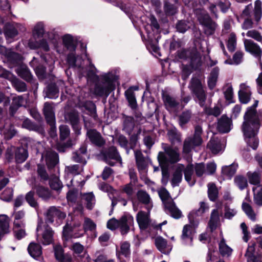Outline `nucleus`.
Wrapping results in <instances>:
<instances>
[{
  "mask_svg": "<svg viewBox=\"0 0 262 262\" xmlns=\"http://www.w3.org/2000/svg\"><path fill=\"white\" fill-rule=\"evenodd\" d=\"M236 171V167L233 165L223 166L222 168V172L223 174L228 177H232Z\"/></svg>",
  "mask_w": 262,
  "mask_h": 262,
  "instance_id": "bf43d9fd",
  "label": "nucleus"
},
{
  "mask_svg": "<svg viewBox=\"0 0 262 262\" xmlns=\"http://www.w3.org/2000/svg\"><path fill=\"white\" fill-rule=\"evenodd\" d=\"M161 96L165 108L168 112L170 113L178 112L180 102L176 98L163 91L162 92Z\"/></svg>",
  "mask_w": 262,
  "mask_h": 262,
  "instance_id": "39448f33",
  "label": "nucleus"
},
{
  "mask_svg": "<svg viewBox=\"0 0 262 262\" xmlns=\"http://www.w3.org/2000/svg\"><path fill=\"white\" fill-rule=\"evenodd\" d=\"M193 172L194 165L191 163L188 164L184 170L185 180L190 186L194 185L195 183V180H192V176Z\"/></svg>",
  "mask_w": 262,
  "mask_h": 262,
  "instance_id": "2f4dec72",
  "label": "nucleus"
},
{
  "mask_svg": "<svg viewBox=\"0 0 262 262\" xmlns=\"http://www.w3.org/2000/svg\"><path fill=\"white\" fill-rule=\"evenodd\" d=\"M166 207L173 218L179 219L182 217V213L181 211L176 206L175 203L173 201L168 202Z\"/></svg>",
  "mask_w": 262,
  "mask_h": 262,
  "instance_id": "72a5a7b5",
  "label": "nucleus"
},
{
  "mask_svg": "<svg viewBox=\"0 0 262 262\" xmlns=\"http://www.w3.org/2000/svg\"><path fill=\"white\" fill-rule=\"evenodd\" d=\"M46 96L50 99H56L59 96V90L55 82H50L46 87Z\"/></svg>",
  "mask_w": 262,
  "mask_h": 262,
  "instance_id": "bb28decb",
  "label": "nucleus"
},
{
  "mask_svg": "<svg viewBox=\"0 0 262 262\" xmlns=\"http://www.w3.org/2000/svg\"><path fill=\"white\" fill-rule=\"evenodd\" d=\"M18 75L28 82L33 83V75L28 68H21L18 72Z\"/></svg>",
  "mask_w": 262,
  "mask_h": 262,
  "instance_id": "a19ab883",
  "label": "nucleus"
},
{
  "mask_svg": "<svg viewBox=\"0 0 262 262\" xmlns=\"http://www.w3.org/2000/svg\"><path fill=\"white\" fill-rule=\"evenodd\" d=\"M194 170L198 177H202L206 171L205 163L204 162L195 163L194 165Z\"/></svg>",
  "mask_w": 262,
  "mask_h": 262,
  "instance_id": "13d9d810",
  "label": "nucleus"
},
{
  "mask_svg": "<svg viewBox=\"0 0 262 262\" xmlns=\"http://www.w3.org/2000/svg\"><path fill=\"white\" fill-rule=\"evenodd\" d=\"M62 44L63 47L67 50L70 52H75L77 46V42L74 39L72 35L71 34H66L62 37Z\"/></svg>",
  "mask_w": 262,
  "mask_h": 262,
  "instance_id": "4be33fe9",
  "label": "nucleus"
},
{
  "mask_svg": "<svg viewBox=\"0 0 262 262\" xmlns=\"http://www.w3.org/2000/svg\"><path fill=\"white\" fill-rule=\"evenodd\" d=\"M232 121L226 115H223L218 120L217 129L218 131L222 134L229 133L231 128Z\"/></svg>",
  "mask_w": 262,
  "mask_h": 262,
  "instance_id": "9d476101",
  "label": "nucleus"
},
{
  "mask_svg": "<svg viewBox=\"0 0 262 262\" xmlns=\"http://www.w3.org/2000/svg\"><path fill=\"white\" fill-rule=\"evenodd\" d=\"M22 126L23 128L29 130H33L37 132H39L42 129V127L40 125L32 122L28 118H26L23 121Z\"/></svg>",
  "mask_w": 262,
  "mask_h": 262,
  "instance_id": "c9c22d12",
  "label": "nucleus"
},
{
  "mask_svg": "<svg viewBox=\"0 0 262 262\" xmlns=\"http://www.w3.org/2000/svg\"><path fill=\"white\" fill-rule=\"evenodd\" d=\"M189 28V27L185 20H178L176 24L177 31L180 33H184Z\"/></svg>",
  "mask_w": 262,
  "mask_h": 262,
  "instance_id": "0e129e2a",
  "label": "nucleus"
},
{
  "mask_svg": "<svg viewBox=\"0 0 262 262\" xmlns=\"http://www.w3.org/2000/svg\"><path fill=\"white\" fill-rule=\"evenodd\" d=\"M43 113L47 124L56 123L55 113L52 106L49 103L44 104Z\"/></svg>",
  "mask_w": 262,
  "mask_h": 262,
  "instance_id": "dca6fc26",
  "label": "nucleus"
},
{
  "mask_svg": "<svg viewBox=\"0 0 262 262\" xmlns=\"http://www.w3.org/2000/svg\"><path fill=\"white\" fill-rule=\"evenodd\" d=\"M9 217L7 215H0V241L4 235L9 232Z\"/></svg>",
  "mask_w": 262,
  "mask_h": 262,
  "instance_id": "393cba45",
  "label": "nucleus"
},
{
  "mask_svg": "<svg viewBox=\"0 0 262 262\" xmlns=\"http://www.w3.org/2000/svg\"><path fill=\"white\" fill-rule=\"evenodd\" d=\"M192 116V112L190 110H185L180 114L179 117V123L180 126H183L188 123Z\"/></svg>",
  "mask_w": 262,
  "mask_h": 262,
  "instance_id": "37998d69",
  "label": "nucleus"
},
{
  "mask_svg": "<svg viewBox=\"0 0 262 262\" xmlns=\"http://www.w3.org/2000/svg\"><path fill=\"white\" fill-rule=\"evenodd\" d=\"M35 74L40 80H43L48 78H51L53 75L52 74V71L50 72H47L46 67L42 64H39L34 69Z\"/></svg>",
  "mask_w": 262,
  "mask_h": 262,
  "instance_id": "5701e85b",
  "label": "nucleus"
},
{
  "mask_svg": "<svg viewBox=\"0 0 262 262\" xmlns=\"http://www.w3.org/2000/svg\"><path fill=\"white\" fill-rule=\"evenodd\" d=\"M207 207L205 202H200V207L199 209L191 211L188 215V218L189 221V223L192 224L194 226H198L199 225V221L198 217L202 214H203Z\"/></svg>",
  "mask_w": 262,
  "mask_h": 262,
  "instance_id": "f8f14e48",
  "label": "nucleus"
},
{
  "mask_svg": "<svg viewBox=\"0 0 262 262\" xmlns=\"http://www.w3.org/2000/svg\"><path fill=\"white\" fill-rule=\"evenodd\" d=\"M164 151H159L157 160L162 170V177L165 178L166 183H168L169 177V166L180 161L181 158L177 148H173L171 146L162 144Z\"/></svg>",
  "mask_w": 262,
  "mask_h": 262,
  "instance_id": "f03ea898",
  "label": "nucleus"
},
{
  "mask_svg": "<svg viewBox=\"0 0 262 262\" xmlns=\"http://www.w3.org/2000/svg\"><path fill=\"white\" fill-rule=\"evenodd\" d=\"M32 189L35 193L43 200H48L51 197V193L49 189L40 184H34Z\"/></svg>",
  "mask_w": 262,
  "mask_h": 262,
  "instance_id": "4468645a",
  "label": "nucleus"
},
{
  "mask_svg": "<svg viewBox=\"0 0 262 262\" xmlns=\"http://www.w3.org/2000/svg\"><path fill=\"white\" fill-rule=\"evenodd\" d=\"M136 220L141 230L147 229L150 224V219L148 214L144 211H140L138 212Z\"/></svg>",
  "mask_w": 262,
  "mask_h": 262,
  "instance_id": "6ab92c4d",
  "label": "nucleus"
},
{
  "mask_svg": "<svg viewBox=\"0 0 262 262\" xmlns=\"http://www.w3.org/2000/svg\"><path fill=\"white\" fill-rule=\"evenodd\" d=\"M155 245L158 250L164 254H168L170 251L166 249L167 241L162 236H158L155 239Z\"/></svg>",
  "mask_w": 262,
  "mask_h": 262,
  "instance_id": "c756f323",
  "label": "nucleus"
},
{
  "mask_svg": "<svg viewBox=\"0 0 262 262\" xmlns=\"http://www.w3.org/2000/svg\"><path fill=\"white\" fill-rule=\"evenodd\" d=\"M236 45V37L234 33H231L227 41V47L228 51L233 52L235 50Z\"/></svg>",
  "mask_w": 262,
  "mask_h": 262,
  "instance_id": "864d4df0",
  "label": "nucleus"
},
{
  "mask_svg": "<svg viewBox=\"0 0 262 262\" xmlns=\"http://www.w3.org/2000/svg\"><path fill=\"white\" fill-rule=\"evenodd\" d=\"M136 165L138 170H144L146 168V165L144 157L142 153L140 150H137L135 152Z\"/></svg>",
  "mask_w": 262,
  "mask_h": 262,
  "instance_id": "f704fd0d",
  "label": "nucleus"
},
{
  "mask_svg": "<svg viewBox=\"0 0 262 262\" xmlns=\"http://www.w3.org/2000/svg\"><path fill=\"white\" fill-rule=\"evenodd\" d=\"M168 134L169 140L172 145H174L176 143H179L181 142V140L180 135L175 130H170L168 132Z\"/></svg>",
  "mask_w": 262,
  "mask_h": 262,
  "instance_id": "680f3d73",
  "label": "nucleus"
},
{
  "mask_svg": "<svg viewBox=\"0 0 262 262\" xmlns=\"http://www.w3.org/2000/svg\"><path fill=\"white\" fill-rule=\"evenodd\" d=\"M209 148L214 154L219 153L221 150V144L220 142L214 139H211L207 145Z\"/></svg>",
  "mask_w": 262,
  "mask_h": 262,
  "instance_id": "49530a36",
  "label": "nucleus"
},
{
  "mask_svg": "<svg viewBox=\"0 0 262 262\" xmlns=\"http://www.w3.org/2000/svg\"><path fill=\"white\" fill-rule=\"evenodd\" d=\"M141 133V129L139 128L138 130L137 133L133 134V135H131L129 137V140L128 141V143L129 144L130 148L132 149H134L137 143L138 142V141L139 138V136Z\"/></svg>",
  "mask_w": 262,
  "mask_h": 262,
  "instance_id": "4d7b16f0",
  "label": "nucleus"
},
{
  "mask_svg": "<svg viewBox=\"0 0 262 262\" xmlns=\"http://www.w3.org/2000/svg\"><path fill=\"white\" fill-rule=\"evenodd\" d=\"M219 251L223 256H229L231 254L232 249L226 244L225 240L223 238L219 243Z\"/></svg>",
  "mask_w": 262,
  "mask_h": 262,
  "instance_id": "de8ad7c7",
  "label": "nucleus"
},
{
  "mask_svg": "<svg viewBox=\"0 0 262 262\" xmlns=\"http://www.w3.org/2000/svg\"><path fill=\"white\" fill-rule=\"evenodd\" d=\"M86 136L93 145L101 147L105 144V141L101 134L96 129H88Z\"/></svg>",
  "mask_w": 262,
  "mask_h": 262,
  "instance_id": "0eeeda50",
  "label": "nucleus"
},
{
  "mask_svg": "<svg viewBox=\"0 0 262 262\" xmlns=\"http://www.w3.org/2000/svg\"><path fill=\"white\" fill-rule=\"evenodd\" d=\"M34 194L35 191L32 189L27 193L25 196V200L31 207L36 208L38 207V204L34 198Z\"/></svg>",
  "mask_w": 262,
  "mask_h": 262,
  "instance_id": "09e8293b",
  "label": "nucleus"
},
{
  "mask_svg": "<svg viewBox=\"0 0 262 262\" xmlns=\"http://www.w3.org/2000/svg\"><path fill=\"white\" fill-rule=\"evenodd\" d=\"M4 32L6 38H13L18 34V31L10 23H7L4 27Z\"/></svg>",
  "mask_w": 262,
  "mask_h": 262,
  "instance_id": "473e14b6",
  "label": "nucleus"
},
{
  "mask_svg": "<svg viewBox=\"0 0 262 262\" xmlns=\"http://www.w3.org/2000/svg\"><path fill=\"white\" fill-rule=\"evenodd\" d=\"M204 27V33L207 36L213 35L215 31L216 24L212 20L211 23H208L203 26Z\"/></svg>",
  "mask_w": 262,
  "mask_h": 262,
  "instance_id": "3c124183",
  "label": "nucleus"
},
{
  "mask_svg": "<svg viewBox=\"0 0 262 262\" xmlns=\"http://www.w3.org/2000/svg\"><path fill=\"white\" fill-rule=\"evenodd\" d=\"M53 231L52 228L47 225L42 234V244L49 245L51 244L53 241Z\"/></svg>",
  "mask_w": 262,
  "mask_h": 262,
  "instance_id": "e433bc0d",
  "label": "nucleus"
},
{
  "mask_svg": "<svg viewBox=\"0 0 262 262\" xmlns=\"http://www.w3.org/2000/svg\"><path fill=\"white\" fill-rule=\"evenodd\" d=\"M244 45L247 52L251 53L255 57L261 58L262 51L258 45L251 39H245Z\"/></svg>",
  "mask_w": 262,
  "mask_h": 262,
  "instance_id": "9b49d317",
  "label": "nucleus"
},
{
  "mask_svg": "<svg viewBox=\"0 0 262 262\" xmlns=\"http://www.w3.org/2000/svg\"><path fill=\"white\" fill-rule=\"evenodd\" d=\"M83 107L88 112V115L92 117L95 120L98 119L96 106L92 101H86L83 104Z\"/></svg>",
  "mask_w": 262,
  "mask_h": 262,
  "instance_id": "7c9ffc66",
  "label": "nucleus"
},
{
  "mask_svg": "<svg viewBox=\"0 0 262 262\" xmlns=\"http://www.w3.org/2000/svg\"><path fill=\"white\" fill-rule=\"evenodd\" d=\"M71 249L73 251L74 256H79L83 252L84 247L80 243L77 242L72 245Z\"/></svg>",
  "mask_w": 262,
  "mask_h": 262,
  "instance_id": "69168bd1",
  "label": "nucleus"
},
{
  "mask_svg": "<svg viewBox=\"0 0 262 262\" xmlns=\"http://www.w3.org/2000/svg\"><path fill=\"white\" fill-rule=\"evenodd\" d=\"M138 90V86H132L125 91V96L128 103V106L132 110H136L138 104L135 97L134 91Z\"/></svg>",
  "mask_w": 262,
  "mask_h": 262,
  "instance_id": "2eb2a0df",
  "label": "nucleus"
},
{
  "mask_svg": "<svg viewBox=\"0 0 262 262\" xmlns=\"http://www.w3.org/2000/svg\"><path fill=\"white\" fill-rule=\"evenodd\" d=\"M118 222L120 233L124 235L129 231V226L133 223L134 218L129 213L124 212L123 215L118 220Z\"/></svg>",
  "mask_w": 262,
  "mask_h": 262,
  "instance_id": "423d86ee",
  "label": "nucleus"
},
{
  "mask_svg": "<svg viewBox=\"0 0 262 262\" xmlns=\"http://www.w3.org/2000/svg\"><path fill=\"white\" fill-rule=\"evenodd\" d=\"M190 58V66L193 70L199 69L202 65L201 56L200 53L196 50L191 51L189 55Z\"/></svg>",
  "mask_w": 262,
  "mask_h": 262,
  "instance_id": "f3484780",
  "label": "nucleus"
},
{
  "mask_svg": "<svg viewBox=\"0 0 262 262\" xmlns=\"http://www.w3.org/2000/svg\"><path fill=\"white\" fill-rule=\"evenodd\" d=\"M241 89L238 92V97L239 102L242 104H247L251 100L252 93L249 87L244 83L240 85Z\"/></svg>",
  "mask_w": 262,
  "mask_h": 262,
  "instance_id": "ddd939ff",
  "label": "nucleus"
},
{
  "mask_svg": "<svg viewBox=\"0 0 262 262\" xmlns=\"http://www.w3.org/2000/svg\"><path fill=\"white\" fill-rule=\"evenodd\" d=\"M256 243L251 241L245 254L247 258V262H262V254L256 253L255 254Z\"/></svg>",
  "mask_w": 262,
  "mask_h": 262,
  "instance_id": "6e6552de",
  "label": "nucleus"
},
{
  "mask_svg": "<svg viewBox=\"0 0 262 262\" xmlns=\"http://www.w3.org/2000/svg\"><path fill=\"white\" fill-rule=\"evenodd\" d=\"M59 163V156L57 152H52L47 160V165L49 169H53Z\"/></svg>",
  "mask_w": 262,
  "mask_h": 262,
  "instance_id": "ea45409f",
  "label": "nucleus"
},
{
  "mask_svg": "<svg viewBox=\"0 0 262 262\" xmlns=\"http://www.w3.org/2000/svg\"><path fill=\"white\" fill-rule=\"evenodd\" d=\"M190 89L198 98L200 106L203 107L206 100V95L201 81L198 78H192L190 81Z\"/></svg>",
  "mask_w": 262,
  "mask_h": 262,
  "instance_id": "20e7f679",
  "label": "nucleus"
},
{
  "mask_svg": "<svg viewBox=\"0 0 262 262\" xmlns=\"http://www.w3.org/2000/svg\"><path fill=\"white\" fill-rule=\"evenodd\" d=\"M258 102V100H255L252 106L247 108L244 115L242 130L244 136L247 138L257 135L262 123V113L256 110Z\"/></svg>",
  "mask_w": 262,
  "mask_h": 262,
  "instance_id": "f257e3e1",
  "label": "nucleus"
},
{
  "mask_svg": "<svg viewBox=\"0 0 262 262\" xmlns=\"http://www.w3.org/2000/svg\"><path fill=\"white\" fill-rule=\"evenodd\" d=\"M57 208L55 206L50 207L46 213V222L49 223H53L54 221V217H56Z\"/></svg>",
  "mask_w": 262,
  "mask_h": 262,
  "instance_id": "6e6d98bb",
  "label": "nucleus"
},
{
  "mask_svg": "<svg viewBox=\"0 0 262 262\" xmlns=\"http://www.w3.org/2000/svg\"><path fill=\"white\" fill-rule=\"evenodd\" d=\"M220 215L217 209H213L211 211L210 218L208 222V226L211 232L214 231L217 227V224L220 222Z\"/></svg>",
  "mask_w": 262,
  "mask_h": 262,
  "instance_id": "cd10ccee",
  "label": "nucleus"
},
{
  "mask_svg": "<svg viewBox=\"0 0 262 262\" xmlns=\"http://www.w3.org/2000/svg\"><path fill=\"white\" fill-rule=\"evenodd\" d=\"M28 157L27 145H21L17 147L15 151V159L16 163L24 162Z\"/></svg>",
  "mask_w": 262,
  "mask_h": 262,
  "instance_id": "412c9836",
  "label": "nucleus"
},
{
  "mask_svg": "<svg viewBox=\"0 0 262 262\" xmlns=\"http://www.w3.org/2000/svg\"><path fill=\"white\" fill-rule=\"evenodd\" d=\"M117 79V76L112 72L100 75V82H96L95 84L94 94L98 97H108L115 90V82Z\"/></svg>",
  "mask_w": 262,
  "mask_h": 262,
  "instance_id": "7ed1b4c3",
  "label": "nucleus"
},
{
  "mask_svg": "<svg viewBox=\"0 0 262 262\" xmlns=\"http://www.w3.org/2000/svg\"><path fill=\"white\" fill-rule=\"evenodd\" d=\"M6 58L8 63L14 67L20 66L23 59L20 54L11 50L7 53Z\"/></svg>",
  "mask_w": 262,
  "mask_h": 262,
  "instance_id": "a211bd4d",
  "label": "nucleus"
},
{
  "mask_svg": "<svg viewBox=\"0 0 262 262\" xmlns=\"http://www.w3.org/2000/svg\"><path fill=\"white\" fill-rule=\"evenodd\" d=\"M12 84L18 92H25L27 90L26 83L19 80L16 77L13 78Z\"/></svg>",
  "mask_w": 262,
  "mask_h": 262,
  "instance_id": "8fccbe9b",
  "label": "nucleus"
},
{
  "mask_svg": "<svg viewBox=\"0 0 262 262\" xmlns=\"http://www.w3.org/2000/svg\"><path fill=\"white\" fill-rule=\"evenodd\" d=\"M121 255L125 257H128L130 254V244L127 241L123 242L120 246V251L119 252Z\"/></svg>",
  "mask_w": 262,
  "mask_h": 262,
  "instance_id": "e2e57ef3",
  "label": "nucleus"
},
{
  "mask_svg": "<svg viewBox=\"0 0 262 262\" xmlns=\"http://www.w3.org/2000/svg\"><path fill=\"white\" fill-rule=\"evenodd\" d=\"M136 195L138 200L142 204L148 205L150 203V195L146 191L142 189L139 190Z\"/></svg>",
  "mask_w": 262,
  "mask_h": 262,
  "instance_id": "79ce46f5",
  "label": "nucleus"
},
{
  "mask_svg": "<svg viewBox=\"0 0 262 262\" xmlns=\"http://www.w3.org/2000/svg\"><path fill=\"white\" fill-rule=\"evenodd\" d=\"M247 176L251 184L258 186H260V177L258 172L256 171L254 172L249 171L247 173Z\"/></svg>",
  "mask_w": 262,
  "mask_h": 262,
  "instance_id": "c03bdc74",
  "label": "nucleus"
},
{
  "mask_svg": "<svg viewBox=\"0 0 262 262\" xmlns=\"http://www.w3.org/2000/svg\"><path fill=\"white\" fill-rule=\"evenodd\" d=\"M163 10L167 16H173L178 11L177 7L167 1H165L164 2Z\"/></svg>",
  "mask_w": 262,
  "mask_h": 262,
  "instance_id": "4c0bfd02",
  "label": "nucleus"
},
{
  "mask_svg": "<svg viewBox=\"0 0 262 262\" xmlns=\"http://www.w3.org/2000/svg\"><path fill=\"white\" fill-rule=\"evenodd\" d=\"M198 226H194L192 224H186L184 226L182 234L181 235V239L182 240H185L186 239H189L191 243L192 242L193 238V233L192 229H194Z\"/></svg>",
  "mask_w": 262,
  "mask_h": 262,
  "instance_id": "c85d7f7f",
  "label": "nucleus"
},
{
  "mask_svg": "<svg viewBox=\"0 0 262 262\" xmlns=\"http://www.w3.org/2000/svg\"><path fill=\"white\" fill-rule=\"evenodd\" d=\"M203 139L202 137H198L193 135L192 137L186 139L184 142L183 147V151L185 154H189L192 148L199 146L202 144Z\"/></svg>",
  "mask_w": 262,
  "mask_h": 262,
  "instance_id": "1a4fd4ad",
  "label": "nucleus"
},
{
  "mask_svg": "<svg viewBox=\"0 0 262 262\" xmlns=\"http://www.w3.org/2000/svg\"><path fill=\"white\" fill-rule=\"evenodd\" d=\"M54 252L55 258L57 261H59L65 254L64 249L60 245H56L54 247Z\"/></svg>",
  "mask_w": 262,
  "mask_h": 262,
  "instance_id": "774afa93",
  "label": "nucleus"
},
{
  "mask_svg": "<svg viewBox=\"0 0 262 262\" xmlns=\"http://www.w3.org/2000/svg\"><path fill=\"white\" fill-rule=\"evenodd\" d=\"M231 4L229 0H219L217 2V6H218L221 12L226 13L230 7Z\"/></svg>",
  "mask_w": 262,
  "mask_h": 262,
  "instance_id": "338daca9",
  "label": "nucleus"
},
{
  "mask_svg": "<svg viewBox=\"0 0 262 262\" xmlns=\"http://www.w3.org/2000/svg\"><path fill=\"white\" fill-rule=\"evenodd\" d=\"M183 169L178 167L173 174V178L171 180V184L173 186L180 183L182 180Z\"/></svg>",
  "mask_w": 262,
  "mask_h": 262,
  "instance_id": "603ef678",
  "label": "nucleus"
},
{
  "mask_svg": "<svg viewBox=\"0 0 262 262\" xmlns=\"http://www.w3.org/2000/svg\"><path fill=\"white\" fill-rule=\"evenodd\" d=\"M45 34V28L43 24L40 22L36 24L33 30V35L36 36L37 38L43 37Z\"/></svg>",
  "mask_w": 262,
  "mask_h": 262,
  "instance_id": "052dcab7",
  "label": "nucleus"
},
{
  "mask_svg": "<svg viewBox=\"0 0 262 262\" xmlns=\"http://www.w3.org/2000/svg\"><path fill=\"white\" fill-rule=\"evenodd\" d=\"M135 127V120L133 117L125 115L123 123V130L130 135Z\"/></svg>",
  "mask_w": 262,
  "mask_h": 262,
  "instance_id": "a878e982",
  "label": "nucleus"
},
{
  "mask_svg": "<svg viewBox=\"0 0 262 262\" xmlns=\"http://www.w3.org/2000/svg\"><path fill=\"white\" fill-rule=\"evenodd\" d=\"M234 182L241 190H243L248 186L247 180L242 175H238L234 178Z\"/></svg>",
  "mask_w": 262,
  "mask_h": 262,
  "instance_id": "a18cd8bd",
  "label": "nucleus"
},
{
  "mask_svg": "<svg viewBox=\"0 0 262 262\" xmlns=\"http://www.w3.org/2000/svg\"><path fill=\"white\" fill-rule=\"evenodd\" d=\"M219 195L218 189L214 183H209L208 185V196L212 202L217 200Z\"/></svg>",
  "mask_w": 262,
  "mask_h": 262,
  "instance_id": "58836bf2",
  "label": "nucleus"
},
{
  "mask_svg": "<svg viewBox=\"0 0 262 262\" xmlns=\"http://www.w3.org/2000/svg\"><path fill=\"white\" fill-rule=\"evenodd\" d=\"M100 155L102 156L103 161H108V160L119 161L121 159L117 150L114 147H110L107 150H102L100 151Z\"/></svg>",
  "mask_w": 262,
  "mask_h": 262,
  "instance_id": "aec40b11",
  "label": "nucleus"
},
{
  "mask_svg": "<svg viewBox=\"0 0 262 262\" xmlns=\"http://www.w3.org/2000/svg\"><path fill=\"white\" fill-rule=\"evenodd\" d=\"M27 250L30 255L34 259H37L42 254V247L37 243H30Z\"/></svg>",
  "mask_w": 262,
  "mask_h": 262,
  "instance_id": "b1692460",
  "label": "nucleus"
},
{
  "mask_svg": "<svg viewBox=\"0 0 262 262\" xmlns=\"http://www.w3.org/2000/svg\"><path fill=\"white\" fill-rule=\"evenodd\" d=\"M242 209L251 220H255V214L252 207L248 203L243 202L242 204Z\"/></svg>",
  "mask_w": 262,
  "mask_h": 262,
  "instance_id": "5fc2aeb1",
  "label": "nucleus"
}]
</instances>
